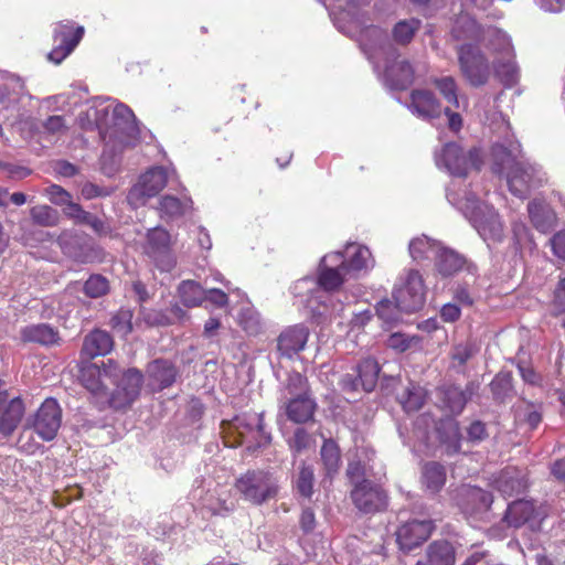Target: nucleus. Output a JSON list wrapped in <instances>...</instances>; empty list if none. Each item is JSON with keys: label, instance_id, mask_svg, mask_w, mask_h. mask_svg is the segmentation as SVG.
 Masks as SVG:
<instances>
[{"label": "nucleus", "instance_id": "obj_15", "mask_svg": "<svg viewBox=\"0 0 565 565\" xmlns=\"http://www.w3.org/2000/svg\"><path fill=\"white\" fill-rule=\"evenodd\" d=\"M347 273V263L342 260V253L335 252L326 255L320 263L318 284L327 291H334L344 282Z\"/></svg>", "mask_w": 565, "mask_h": 565}, {"label": "nucleus", "instance_id": "obj_25", "mask_svg": "<svg viewBox=\"0 0 565 565\" xmlns=\"http://www.w3.org/2000/svg\"><path fill=\"white\" fill-rule=\"evenodd\" d=\"M25 413V406L20 397L11 398L0 415V434L10 437L20 425Z\"/></svg>", "mask_w": 565, "mask_h": 565}, {"label": "nucleus", "instance_id": "obj_22", "mask_svg": "<svg viewBox=\"0 0 565 565\" xmlns=\"http://www.w3.org/2000/svg\"><path fill=\"white\" fill-rule=\"evenodd\" d=\"M309 337V330L302 324H296L282 331L278 338V350L291 358L303 350Z\"/></svg>", "mask_w": 565, "mask_h": 565}, {"label": "nucleus", "instance_id": "obj_43", "mask_svg": "<svg viewBox=\"0 0 565 565\" xmlns=\"http://www.w3.org/2000/svg\"><path fill=\"white\" fill-rule=\"evenodd\" d=\"M420 26L417 19L402 20L393 28V39L401 45L408 44Z\"/></svg>", "mask_w": 565, "mask_h": 565}, {"label": "nucleus", "instance_id": "obj_63", "mask_svg": "<svg viewBox=\"0 0 565 565\" xmlns=\"http://www.w3.org/2000/svg\"><path fill=\"white\" fill-rule=\"evenodd\" d=\"M347 476L356 486V484L361 483L360 480L364 476V467L359 461L349 462L348 469H347Z\"/></svg>", "mask_w": 565, "mask_h": 565}, {"label": "nucleus", "instance_id": "obj_50", "mask_svg": "<svg viewBox=\"0 0 565 565\" xmlns=\"http://www.w3.org/2000/svg\"><path fill=\"white\" fill-rule=\"evenodd\" d=\"M433 248L434 244L426 236L416 237L409 243V254L415 260L427 258Z\"/></svg>", "mask_w": 565, "mask_h": 565}, {"label": "nucleus", "instance_id": "obj_5", "mask_svg": "<svg viewBox=\"0 0 565 565\" xmlns=\"http://www.w3.org/2000/svg\"><path fill=\"white\" fill-rule=\"evenodd\" d=\"M489 195V191L484 192L482 196L476 193L469 194L459 203L458 207L490 247L494 238V213L492 204L488 200Z\"/></svg>", "mask_w": 565, "mask_h": 565}, {"label": "nucleus", "instance_id": "obj_7", "mask_svg": "<svg viewBox=\"0 0 565 565\" xmlns=\"http://www.w3.org/2000/svg\"><path fill=\"white\" fill-rule=\"evenodd\" d=\"M509 34L497 29V77L504 87H514L520 81V68L514 60Z\"/></svg>", "mask_w": 565, "mask_h": 565}, {"label": "nucleus", "instance_id": "obj_10", "mask_svg": "<svg viewBox=\"0 0 565 565\" xmlns=\"http://www.w3.org/2000/svg\"><path fill=\"white\" fill-rule=\"evenodd\" d=\"M393 299L404 312H415L425 303V288L422 276L416 270H409L405 281L395 288Z\"/></svg>", "mask_w": 565, "mask_h": 565}, {"label": "nucleus", "instance_id": "obj_59", "mask_svg": "<svg viewBox=\"0 0 565 565\" xmlns=\"http://www.w3.org/2000/svg\"><path fill=\"white\" fill-rule=\"evenodd\" d=\"M63 212L77 224H83L89 214V212L84 211L79 204L73 201L64 207Z\"/></svg>", "mask_w": 565, "mask_h": 565}, {"label": "nucleus", "instance_id": "obj_56", "mask_svg": "<svg viewBox=\"0 0 565 565\" xmlns=\"http://www.w3.org/2000/svg\"><path fill=\"white\" fill-rule=\"evenodd\" d=\"M475 354L473 345L469 342L459 343L452 348L451 360L452 363L461 366Z\"/></svg>", "mask_w": 565, "mask_h": 565}, {"label": "nucleus", "instance_id": "obj_13", "mask_svg": "<svg viewBox=\"0 0 565 565\" xmlns=\"http://www.w3.org/2000/svg\"><path fill=\"white\" fill-rule=\"evenodd\" d=\"M463 75L473 86L483 85L489 78V66L483 55L471 44H463L458 50Z\"/></svg>", "mask_w": 565, "mask_h": 565}, {"label": "nucleus", "instance_id": "obj_51", "mask_svg": "<svg viewBox=\"0 0 565 565\" xmlns=\"http://www.w3.org/2000/svg\"><path fill=\"white\" fill-rule=\"evenodd\" d=\"M466 402L467 399L463 392L457 387L449 388L445 393L446 407L452 414H459L463 409Z\"/></svg>", "mask_w": 565, "mask_h": 565}, {"label": "nucleus", "instance_id": "obj_57", "mask_svg": "<svg viewBox=\"0 0 565 565\" xmlns=\"http://www.w3.org/2000/svg\"><path fill=\"white\" fill-rule=\"evenodd\" d=\"M487 158L488 153L483 148L472 147L467 153L469 170L475 169L477 171H480L484 166Z\"/></svg>", "mask_w": 565, "mask_h": 565}, {"label": "nucleus", "instance_id": "obj_62", "mask_svg": "<svg viewBox=\"0 0 565 565\" xmlns=\"http://www.w3.org/2000/svg\"><path fill=\"white\" fill-rule=\"evenodd\" d=\"M551 245L553 253L565 260V230L553 235Z\"/></svg>", "mask_w": 565, "mask_h": 565}, {"label": "nucleus", "instance_id": "obj_38", "mask_svg": "<svg viewBox=\"0 0 565 565\" xmlns=\"http://www.w3.org/2000/svg\"><path fill=\"white\" fill-rule=\"evenodd\" d=\"M192 207L190 198H177L174 195H164L159 201V211L161 216L170 218L184 215Z\"/></svg>", "mask_w": 565, "mask_h": 565}, {"label": "nucleus", "instance_id": "obj_1", "mask_svg": "<svg viewBox=\"0 0 565 565\" xmlns=\"http://www.w3.org/2000/svg\"><path fill=\"white\" fill-rule=\"evenodd\" d=\"M362 49L369 58L374 57L379 52L385 54L384 76L392 88L405 89L414 83V66L392 47L382 29L377 26L366 29L362 39Z\"/></svg>", "mask_w": 565, "mask_h": 565}, {"label": "nucleus", "instance_id": "obj_14", "mask_svg": "<svg viewBox=\"0 0 565 565\" xmlns=\"http://www.w3.org/2000/svg\"><path fill=\"white\" fill-rule=\"evenodd\" d=\"M57 244L65 256L77 263L87 264L97 257L90 239L74 231H63L57 237Z\"/></svg>", "mask_w": 565, "mask_h": 565}, {"label": "nucleus", "instance_id": "obj_24", "mask_svg": "<svg viewBox=\"0 0 565 565\" xmlns=\"http://www.w3.org/2000/svg\"><path fill=\"white\" fill-rule=\"evenodd\" d=\"M527 488L529 480L518 468H505V470L500 472V477H497V490L502 495H518V493L524 492Z\"/></svg>", "mask_w": 565, "mask_h": 565}, {"label": "nucleus", "instance_id": "obj_8", "mask_svg": "<svg viewBox=\"0 0 565 565\" xmlns=\"http://www.w3.org/2000/svg\"><path fill=\"white\" fill-rule=\"evenodd\" d=\"M168 182V174L162 167H152L139 177L138 182L128 193V202L138 207L145 205L147 200L156 196L164 189Z\"/></svg>", "mask_w": 565, "mask_h": 565}, {"label": "nucleus", "instance_id": "obj_30", "mask_svg": "<svg viewBox=\"0 0 565 565\" xmlns=\"http://www.w3.org/2000/svg\"><path fill=\"white\" fill-rule=\"evenodd\" d=\"M527 213L530 220L536 230L542 233L551 230L553 225V212L546 202L542 199H532L527 203Z\"/></svg>", "mask_w": 565, "mask_h": 565}, {"label": "nucleus", "instance_id": "obj_23", "mask_svg": "<svg viewBox=\"0 0 565 565\" xmlns=\"http://www.w3.org/2000/svg\"><path fill=\"white\" fill-rule=\"evenodd\" d=\"M409 109L424 119L435 118L441 114L439 102L431 92L426 89L412 92Z\"/></svg>", "mask_w": 565, "mask_h": 565}, {"label": "nucleus", "instance_id": "obj_6", "mask_svg": "<svg viewBox=\"0 0 565 565\" xmlns=\"http://www.w3.org/2000/svg\"><path fill=\"white\" fill-rule=\"evenodd\" d=\"M120 374L119 365L116 361L109 359L103 362L102 366L97 364H87L81 370V382L97 399V403L109 404L110 395L107 390L106 380L115 382Z\"/></svg>", "mask_w": 565, "mask_h": 565}, {"label": "nucleus", "instance_id": "obj_21", "mask_svg": "<svg viewBox=\"0 0 565 565\" xmlns=\"http://www.w3.org/2000/svg\"><path fill=\"white\" fill-rule=\"evenodd\" d=\"M541 518L542 514L536 503L525 501V499H519V501L509 503L504 515L508 524L515 527L525 525V523L529 522H534V520H540Z\"/></svg>", "mask_w": 565, "mask_h": 565}, {"label": "nucleus", "instance_id": "obj_36", "mask_svg": "<svg viewBox=\"0 0 565 565\" xmlns=\"http://www.w3.org/2000/svg\"><path fill=\"white\" fill-rule=\"evenodd\" d=\"M455 550L447 541H435L427 548V565H454Z\"/></svg>", "mask_w": 565, "mask_h": 565}, {"label": "nucleus", "instance_id": "obj_64", "mask_svg": "<svg viewBox=\"0 0 565 565\" xmlns=\"http://www.w3.org/2000/svg\"><path fill=\"white\" fill-rule=\"evenodd\" d=\"M300 526L303 532L310 533L313 531L316 526V518L315 513L311 509L307 508L303 509L301 516H300Z\"/></svg>", "mask_w": 565, "mask_h": 565}, {"label": "nucleus", "instance_id": "obj_4", "mask_svg": "<svg viewBox=\"0 0 565 565\" xmlns=\"http://www.w3.org/2000/svg\"><path fill=\"white\" fill-rule=\"evenodd\" d=\"M234 487L241 498L253 505H262L275 499L279 491L278 479L273 472L263 469L241 475Z\"/></svg>", "mask_w": 565, "mask_h": 565}, {"label": "nucleus", "instance_id": "obj_48", "mask_svg": "<svg viewBox=\"0 0 565 565\" xmlns=\"http://www.w3.org/2000/svg\"><path fill=\"white\" fill-rule=\"evenodd\" d=\"M24 89L25 86L21 78L12 76L0 87L1 97L7 98L9 102H18L24 94Z\"/></svg>", "mask_w": 565, "mask_h": 565}, {"label": "nucleus", "instance_id": "obj_40", "mask_svg": "<svg viewBox=\"0 0 565 565\" xmlns=\"http://www.w3.org/2000/svg\"><path fill=\"white\" fill-rule=\"evenodd\" d=\"M180 299L186 307H198L205 300V289L193 280H184L178 288Z\"/></svg>", "mask_w": 565, "mask_h": 565}, {"label": "nucleus", "instance_id": "obj_44", "mask_svg": "<svg viewBox=\"0 0 565 565\" xmlns=\"http://www.w3.org/2000/svg\"><path fill=\"white\" fill-rule=\"evenodd\" d=\"M32 221L41 226H55L60 222L58 212L49 205H36L30 210Z\"/></svg>", "mask_w": 565, "mask_h": 565}, {"label": "nucleus", "instance_id": "obj_34", "mask_svg": "<svg viewBox=\"0 0 565 565\" xmlns=\"http://www.w3.org/2000/svg\"><path fill=\"white\" fill-rule=\"evenodd\" d=\"M380 373L379 363L374 359H365L358 366V379L352 383V388L356 390L361 384L364 391L371 392L377 382Z\"/></svg>", "mask_w": 565, "mask_h": 565}, {"label": "nucleus", "instance_id": "obj_33", "mask_svg": "<svg viewBox=\"0 0 565 565\" xmlns=\"http://www.w3.org/2000/svg\"><path fill=\"white\" fill-rule=\"evenodd\" d=\"M465 258L452 249L441 248L436 256V269L444 276H452L462 269Z\"/></svg>", "mask_w": 565, "mask_h": 565}, {"label": "nucleus", "instance_id": "obj_31", "mask_svg": "<svg viewBox=\"0 0 565 565\" xmlns=\"http://www.w3.org/2000/svg\"><path fill=\"white\" fill-rule=\"evenodd\" d=\"M342 260L347 263V273L349 276L369 268L372 263L371 252L365 246L349 245L345 248V256L342 255Z\"/></svg>", "mask_w": 565, "mask_h": 565}, {"label": "nucleus", "instance_id": "obj_19", "mask_svg": "<svg viewBox=\"0 0 565 565\" xmlns=\"http://www.w3.org/2000/svg\"><path fill=\"white\" fill-rule=\"evenodd\" d=\"M435 160L439 168H445L451 175L466 178L469 173L467 154L455 142L446 143L441 151L436 153Z\"/></svg>", "mask_w": 565, "mask_h": 565}, {"label": "nucleus", "instance_id": "obj_52", "mask_svg": "<svg viewBox=\"0 0 565 565\" xmlns=\"http://www.w3.org/2000/svg\"><path fill=\"white\" fill-rule=\"evenodd\" d=\"M131 319V311L121 309L116 315L113 316L110 320V326L121 335H126L130 333L132 330Z\"/></svg>", "mask_w": 565, "mask_h": 565}, {"label": "nucleus", "instance_id": "obj_55", "mask_svg": "<svg viewBox=\"0 0 565 565\" xmlns=\"http://www.w3.org/2000/svg\"><path fill=\"white\" fill-rule=\"evenodd\" d=\"M44 194L56 205H67L72 201L71 194L57 184H51L44 190Z\"/></svg>", "mask_w": 565, "mask_h": 565}, {"label": "nucleus", "instance_id": "obj_42", "mask_svg": "<svg viewBox=\"0 0 565 565\" xmlns=\"http://www.w3.org/2000/svg\"><path fill=\"white\" fill-rule=\"evenodd\" d=\"M446 473L444 468L436 463H427L423 472V482L431 492H438L445 484Z\"/></svg>", "mask_w": 565, "mask_h": 565}, {"label": "nucleus", "instance_id": "obj_26", "mask_svg": "<svg viewBox=\"0 0 565 565\" xmlns=\"http://www.w3.org/2000/svg\"><path fill=\"white\" fill-rule=\"evenodd\" d=\"M114 341L109 333L103 330H94L88 333L83 342L82 354L87 359L106 355L113 349Z\"/></svg>", "mask_w": 565, "mask_h": 565}, {"label": "nucleus", "instance_id": "obj_60", "mask_svg": "<svg viewBox=\"0 0 565 565\" xmlns=\"http://www.w3.org/2000/svg\"><path fill=\"white\" fill-rule=\"evenodd\" d=\"M44 129L51 134H60L66 130L65 118L60 115L50 116L43 124Z\"/></svg>", "mask_w": 565, "mask_h": 565}, {"label": "nucleus", "instance_id": "obj_37", "mask_svg": "<svg viewBox=\"0 0 565 565\" xmlns=\"http://www.w3.org/2000/svg\"><path fill=\"white\" fill-rule=\"evenodd\" d=\"M426 391L413 383H409L397 396L399 404L407 413L419 411L426 402Z\"/></svg>", "mask_w": 565, "mask_h": 565}, {"label": "nucleus", "instance_id": "obj_9", "mask_svg": "<svg viewBox=\"0 0 565 565\" xmlns=\"http://www.w3.org/2000/svg\"><path fill=\"white\" fill-rule=\"evenodd\" d=\"M145 252L150 256L157 266L164 271H170L175 259L171 254V247L174 244L170 233L163 227H153L147 232Z\"/></svg>", "mask_w": 565, "mask_h": 565}, {"label": "nucleus", "instance_id": "obj_16", "mask_svg": "<svg viewBox=\"0 0 565 565\" xmlns=\"http://www.w3.org/2000/svg\"><path fill=\"white\" fill-rule=\"evenodd\" d=\"M117 383L116 391L110 395L109 405L114 408H122L130 405L138 396L143 383V376L137 369H129L122 373Z\"/></svg>", "mask_w": 565, "mask_h": 565}, {"label": "nucleus", "instance_id": "obj_12", "mask_svg": "<svg viewBox=\"0 0 565 565\" xmlns=\"http://www.w3.org/2000/svg\"><path fill=\"white\" fill-rule=\"evenodd\" d=\"M457 504L468 516L483 519L493 502L492 494L478 487L462 486L457 490Z\"/></svg>", "mask_w": 565, "mask_h": 565}, {"label": "nucleus", "instance_id": "obj_20", "mask_svg": "<svg viewBox=\"0 0 565 565\" xmlns=\"http://www.w3.org/2000/svg\"><path fill=\"white\" fill-rule=\"evenodd\" d=\"M433 529L431 521L414 520L398 527L396 541L402 550L412 551L429 537Z\"/></svg>", "mask_w": 565, "mask_h": 565}, {"label": "nucleus", "instance_id": "obj_46", "mask_svg": "<svg viewBox=\"0 0 565 565\" xmlns=\"http://www.w3.org/2000/svg\"><path fill=\"white\" fill-rule=\"evenodd\" d=\"M313 469L305 463L300 467V470L296 478V489L305 498H310L312 494L313 487Z\"/></svg>", "mask_w": 565, "mask_h": 565}, {"label": "nucleus", "instance_id": "obj_27", "mask_svg": "<svg viewBox=\"0 0 565 565\" xmlns=\"http://www.w3.org/2000/svg\"><path fill=\"white\" fill-rule=\"evenodd\" d=\"M233 426L238 430V434L242 437L241 444L245 443V439L249 434L260 435L264 444H268L270 441V436L264 433L262 414L253 413L237 416Z\"/></svg>", "mask_w": 565, "mask_h": 565}, {"label": "nucleus", "instance_id": "obj_32", "mask_svg": "<svg viewBox=\"0 0 565 565\" xmlns=\"http://www.w3.org/2000/svg\"><path fill=\"white\" fill-rule=\"evenodd\" d=\"M21 338L25 342H34L42 345L55 344L58 341V332L49 324H32L21 330Z\"/></svg>", "mask_w": 565, "mask_h": 565}, {"label": "nucleus", "instance_id": "obj_61", "mask_svg": "<svg viewBox=\"0 0 565 565\" xmlns=\"http://www.w3.org/2000/svg\"><path fill=\"white\" fill-rule=\"evenodd\" d=\"M205 300L218 308H223L228 303V296L220 289L211 288L205 290Z\"/></svg>", "mask_w": 565, "mask_h": 565}, {"label": "nucleus", "instance_id": "obj_47", "mask_svg": "<svg viewBox=\"0 0 565 565\" xmlns=\"http://www.w3.org/2000/svg\"><path fill=\"white\" fill-rule=\"evenodd\" d=\"M109 290L108 280L100 275H92L84 284V292L90 298H98Z\"/></svg>", "mask_w": 565, "mask_h": 565}, {"label": "nucleus", "instance_id": "obj_28", "mask_svg": "<svg viewBox=\"0 0 565 565\" xmlns=\"http://www.w3.org/2000/svg\"><path fill=\"white\" fill-rule=\"evenodd\" d=\"M114 126L129 139H137L139 128L134 111L125 104L118 103L113 109Z\"/></svg>", "mask_w": 565, "mask_h": 565}, {"label": "nucleus", "instance_id": "obj_17", "mask_svg": "<svg viewBox=\"0 0 565 565\" xmlns=\"http://www.w3.org/2000/svg\"><path fill=\"white\" fill-rule=\"evenodd\" d=\"M84 34L82 26L74 28L70 22L58 23L54 29V49L47 57L55 64H60L79 43Z\"/></svg>", "mask_w": 565, "mask_h": 565}, {"label": "nucleus", "instance_id": "obj_29", "mask_svg": "<svg viewBox=\"0 0 565 565\" xmlns=\"http://www.w3.org/2000/svg\"><path fill=\"white\" fill-rule=\"evenodd\" d=\"M150 384L159 390L170 386L177 376L175 367L168 361L156 360L148 365Z\"/></svg>", "mask_w": 565, "mask_h": 565}, {"label": "nucleus", "instance_id": "obj_35", "mask_svg": "<svg viewBox=\"0 0 565 565\" xmlns=\"http://www.w3.org/2000/svg\"><path fill=\"white\" fill-rule=\"evenodd\" d=\"M514 419L518 424H526L533 430L539 427L542 422V409L533 403L521 399L513 406Z\"/></svg>", "mask_w": 565, "mask_h": 565}, {"label": "nucleus", "instance_id": "obj_3", "mask_svg": "<svg viewBox=\"0 0 565 565\" xmlns=\"http://www.w3.org/2000/svg\"><path fill=\"white\" fill-rule=\"evenodd\" d=\"M280 403L288 419L297 424L310 420L316 411V403L309 396L307 379L298 372L288 375L281 390Z\"/></svg>", "mask_w": 565, "mask_h": 565}, {"label": "nucleus", "instance_id": "obj_2", "mask_svg": "<svg viewBox=\"0 0 565 565\" xmlns=\"http://www.w3.org/2000/svg\"><path fill=\"white\" fill-rule=\"evenodd\" d=\"M497 130L505 131L504 141L500 145L497 143V166H500V168L505 167L507 161L502 157L504 153L508 158V162L510 163L507 177L508 189L513 193V195H516L520 199H525L531 191L533 168L531 164H525L518 160V157L521 153V143L515 140L513 135H510V122L502 119L500 125L497 122Z\"/></svg>", "mask_w": 565, "mask_h": 565}, {"label": "nucleus", "instance_id": "obj_41", "mask_svg": "<svg viewBox=\"0 0 565 565\" xmlns=\"http://www.w3.org/2000/svg\"><path fill=\"white\" fill-rule=\"evenodd\" d=\"M451 32L457 40H477L481 35V28L470 15L461 14L456 20Z\"/></svg>", "mask_w": 565, "mask_h": 565}, {"label": "nucleus", "instance_id": "obj_58", "mask_svg": "<svg viewBox=\"0 0 565 565\" xmlns=\"http://www.w3.org/2000/svg\"><path fill=\"white\" fill-rule=\"evenodd\" d=\"M550 475L565 491V457L552 461L550 465Z\"/></svg>", "mask_w": 565, "mask_h": 565}, {"label": "nucleus", "instance_id": "obj_53", "mask_svg": "<svg viewBox=\"0 0 565 565\" xmlns=\"http://www.w3.org/2000/svg\"><path fill=\"white\" fill-rule=\"evenodd\" d=\"M311 436L303 428H297L294 436L288 441L290 449L296 454H300L305 449H308L311 446Z\"/></svg>", "mask_w": 565, "mask_h": 565}, {"label": "nucleus", "instance_id": "obj_11", "mask_svg": "<svg viewBox=\"0 0 565 565\" xmlns=\"http://www.w3.org/2000/svg\"><path fill=\"white\" fill-rule=\"evenodd\" d=\"M62 423V409L54 398H46L34 414L32 427L45 441L55 438Z\"/></svg>", "mask_w": 565, "mask_h": 565}, {"label": "nucleus", "instance_id": "obj_54", "mask_svg": "<svg viewBox=\"0 0 565 565\" xmlns=\"http://www.w3.org/2000/svg\"><path fill=\"white\" fill-rule=\"evenodd\" d=\"M413 342H418L417 338L415 337H407L404 333H392L387 340L386 345L397 352H405L412 347Z\"/></svg>", "mask_w": 565, "mask_h": 565}, {"label": "nucleus", "instance_id": "obj_39", "mask_svg": "<svg viewBox=\"0 0 565 565\" xmlns=\"http://www.w3.org/2000/svg\"><path fill=\"white\" fill-rule=\"evenodd\" d=\"M321 461L328 477H333L341 465V452L337 443L326 439L320 450Z\"/></svg>", "mask_w": 565, "mask_h": 565}, {"label": "nucleus", "instance_id": "obj_49", "mask_svg": "<svg viewBox=\"0 0 565 565\" xmlns=\"http://www.w3.org/2000/svg\"><path fill=\"white\" fill-rule=\"evenodd\" d=\"M376 312L384 322L393 323L401 319L399 313L403 311L396 306L395 300H382L376 307Z\"/></svg>", "mask_w": 565, "mask_h": 565}, {"label": "nucleus", "instance_id": "obj_18", "mask_svg": "<svg viewBox=\"0 0 565 565\" xmlns=\"http://www.w3.org/2000/svg\"><path fill=\"white\" fill-rule=\"evenodd\" d=\"M355 507L365 513L383 509L386 505L384 491L367 480H362L351 492Z\"/></svg>", "mask_w": 565, "mask_h": 565}, {"label": "nucleus", "instance_id": "obj_45", "mask_svg": "<svg viewBox=\"0 0 565 565\" xmlns=\"http://www.w3.org/2000/svg\"><path fill=\"white\" fill-rule=\"evenodd\" d=\"M444 98L455 108H460V100L457 95V85L452 77L445 76L434 81Z\"/></svg>", "mask_w": 565, "mask_h": 565}]
</instances>
